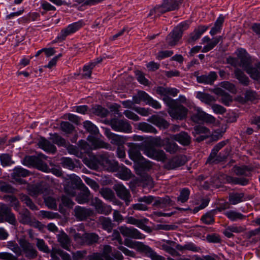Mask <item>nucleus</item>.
Returning <instances> with one entry per match:
<instances>
[{
  "mask_svg": "<svg viewBox=\"0 0 260 260\" xmlns=\"http://www.w3.org/2000/svg\"><path fill=\"white\" fill-rule=\"evenodd\" d=\"M128 146V154L131 159L138 162L145 169H149L151 168V165L150 161L144 159L140 153L141 150L148 157L157 160L164 161L166 159V154L163 150L156 149L149 144L129 143Z\"/></svg>",
  "mask_w": 260,
  "mask_h": 260,
  "instance_id": "1",
  "label": "nucleus"
},
{
  "mask_svg": "<svg viewBox=\"0 0 260 260\" xmlns=\"http://www.w3.org/2000/svg\"><path fill=\"white\" fill-rule=\"evenodd\" d=\"M89 167L96 170L99 166L109 172H116L119 170L118 164L114 160L110 159V155L108 153L101 154L97 156H94L89 161Z\"/></svg>",
  "mask_w": 260,
  "mask_h": 260,
  "instance_id": "2",
  "label": "nucleus"
},
{
  "mask_svg": "<svg viewBox=\"0 0 260 260\" xmlns=\"http://www.w3.org/2000/svg\"><path fill=\"white\" fill-rule=\"evenodd\" d=\"M89 167L96 170L99 166L109 172H116L119 170L118 164L114 160L110 159V155L108 153L101 154L97 156H94L89 161Z\"/></svg>",
  "mask_w": 260,
  "mask_h": 260,
  "instance_id": "3",
  "label": "nucleus"
},
{
  "mask_svg": "<svg viewBox=\"0 0 260 260\" xmlns=\"http://www.w3.org/2000/svg\"><path fill=\"white\" fill-rule=\"evenodd\" d=\"M124 244L127 247L136 248L138 251L143 252L145 255L150 258L151 260H165V258L158 255L149 246L138 241H132L129 239H125Z\"/></svg>",
  "mask_w": 260,
  "mask_h": 260,
  "instance_id": "4",
  "label": "nucleus"
},
{
  "mask_svg": "<svg viewBox=\"0 0 260 260\" xmlns=\"http://www.w3.org/2000/svg\"><path fill=\"white\" fill-rule=\"evenodd\" d=\"M164 102L169 107L168 113L172 118L182 120L186 117L187 109L183 106L178 104L176 100L165 98Z\"/></svg>",
  "mask_w": 260,
  "mask_h": 260,
  "instance_id": "5",
  "label": "nucleus"
},
{
  "mask_svg": "<svg viewBox=\"0 0 260 260\" xmlns=\"http://www.w3.org/2000/svg\"><path fill=\"white\" fill-rule=\"evenodd\" d=\"M181 3V0H164L161 5L151 10L148 15L152 16L155 14L156 16H159L166 12L174 11L178 8Z\"/></svg>",
  "mask_w": 260,
  "mask_h": 260,
  "instance_id": "6",
  "label": "nucleus"
},
{
  "mask_svg": "<svg viewBox=\"0 0 260 260\" xmlns=\"http://www.w3.org/2000/svg\"><path fill=\"white\" fill-rule=\"evenodd\" d=\"M47 156L43 154H38V156H26L23 160V165L28 167H35L39 170L45 172H48L49 168L47 165L44 163L42 159H46Z\"/></svg>",
  "mask_w": 260,
  "mask_h": 260,
  "instance_id": "7",
  "label": "nucleus"
},
{
  "mask_svg": "<svg viewBox=\"0 0 260 260\" xmlns=\"http://www.w3.org/2000/svg\"><path fill=\"white\" fill-rule=\"evenodd\" d=\"M189 24L185 21L178 25L167 37L166 40L170 46H173L176 45L179 40L182 37V32L187 29Z\"/></svg>",
  "mask_w": 260,
  "mask_h": 260,
  "instance_id": "8",
  "label": "nucleus"
},
{
  "mask_svg": "<svg viewBox=\"0 0 260 260\" xmlns=\"http://www.w3.org/2000/svg\"><path fill=\"white\" fill-rule=\"evenodd\" d=\"M99 239V236L95 233L77 234L74 236V240L82 245H91L98 242Z\"/></svg>",
  "mask_w": 260,
  "mask_h": 260,
  "instance_id": "9",
  "label": "nucleus"
},
{
  "mask_svg": "<svg viewBox=\"0 0 260 260\" xmlns=\"http://www.w3.org/2000/svg\"><path fill=\"white\" fill-rule=\"evenodd\" d=\"M18 242L26 257L29 259L37 257L38 251L32 244L22 239H20Z\"/></svg>",
  "mask_w": 260,
  "mask_h": 260,
  "instance_id": "10",
  "label": "nucleus"
},
{
  "mask_svg": "<svg viewBox=\"0 0 260 260\" xmlns=\"http://www.w3.org/2000/svg\"><path fill=\"white\" fill-rule=\"evenodd\" d=\"M90 205L94 207L95 211L99 214H109L112 211L111 207L104 204L100 199L95 197L90 201Z\"/></svg>",
  "mask_w": 260,
  "mask_h": 260,
  "instance_id": "11",
  "label": "nucleus"
},
{
  "mask_svg": "<svg viewBox=\"0 0 260 260\" xmlns=\"http://www.w3.org/2000/svg\"><path fill=\"white\" fill-rule=\"evenodd\" d=\"M110 125L112 129L115 131L124 133L132 132V126L126 120L113 119L111 120Z\"/></svg>",
  "mask_w": 260,
  "mask_h": 260,
  "instance_id": "12",
  "label": "nucleus"
},
{
  "mask_svg": "<svg viewBox=\"0 0 260 260\" xmlns=\"http://www.w3.org/2000/svg\"><path fill=\"white\" fill-rule=\"evenodd\" d=\"M83 26L81 21H78L69 25L66 28L62 29L57 36V39L59 41L65 40L66 37L76 32Z\"/></svg>",
  "mask_w": 260,
  "mask_h": 260,
  "instance_id": "13",
  "label": "nucleus"
},
{
  "mask_svg": "<svg viewBox=\"0 0 260 260\" xmlns=\"http://www.w3.org/2000/svg\"><path fill=\"white\" fill-rule=\"evenodd\" d=\"M119 230L121 234L125 237L136 239H142L145 237L137 229L133 227L128 228L125 226H121L119 228Z\"/></svg>",
  "mask_w": 260,
  "mask_h": 260,
  "instance_id": "14",
  "label": "nucleus"
},
{
  "mask_svg": "<svg viewBox=\"0 0 260 260\" xmlns=\"http://www.w3.org/2000/svg\"><path fill=\"white\" fill-rule=\"evenodd\" d=\"M226 142L225 141L220 142L216 144L212 149L210 155L207 160V162L210 164H216L223 160L225 158L224 156H220V153L218 156H217V154L219 150L224 146Z\"/></svg>",
  "mask_w": 260,
  "mask_h": 260,
  "instance_id": "15",
  "label": "nucleus"
},
{
  "mask_svg": "<svg viewBox=\"0 0 260 260\" xmlns=\"http://www.w3.org/2000/svg\"><path fill=\"white\" fill-rule=\"evenodd\" d=\"M237 56L240 59V67L246 71L252 64V60L250 56L245 50L240 49L238 50Z\"/></svg>",
  "mask_w": 260,
  "mask_h": 260,
  "instance_id": "16",
  "label": "nucleus"
},
{
  "mask_svg": "<svg viewBox=\"0 0 260 260\" xmlns=\"http://www.w3.org/2000/svg\"><path fill=\"white\" fill-rule=\"evenodd\" d=\"M93 214V211L90 208L78 206L74 209L75 216L79 221L85 220Z\"/></svg>",
  "mask_w": 260,
  "mask_h": 260,
  "instance_id": "17",
  "label": "nucleus"
},
{
  "mask_svg": "<svg viewBox=\"0 0 260 260\" xmlns=\"http://www.w3.org/2000/svg\"><path fill=\"white\" fill-rule=\"evenodd\" d=\"M19 220L20 222L24 224H28L34 227H39L41 223L38 221H32L29 211L26 209H23L19 213Z\"/></svg>",
  "mask_w": 260,
  "mask_h": 260,
  "instance_id": "18",
  "label": "nucleus"
},
{
  "mask_svg": "<svg viewBox=\"0 0 260 260\" xmlns=\"http://www.w3.org/2000/svg\"><path fill=\"white\" fill-rule=\"evenodd\" d=\"M194 76L197 78L198 83L210 85L213 83L217 77V75L215 72H210L208 75H202L201 76L199 75L198 72H195Z\"/></svg>",
  "mask_w": 260,
  "mask_h": 260,
  "instance_id": "19",
  "label": "nucleus"
},
{
  "mask_svg": "<svg viewBox=\"0 0 260 260\" xmlns=\"http://www.w3.org/2000/svg\"><path fill=\"white\" fill-rule=\"evenodd\" d=\"M222 40L221 36L213 38L211 40L209 37L206 36L202 39V44H207L202 49V52H207L214 48L217 44Z\"/></svg>",
  "mask_w": 260,
  "mask_h": 260,
  "instance_id": "20",
  "label": "nucleus"
},
{
  "mask_svg": "<svg viewBox=\"0 0 260 260\" xmlns=\"http://www.w3.org/2000/svg\"><path fill=\"white\" fill-rule=\"evenodd\" d=\"M105 134L110 141L111 143L119 147L122 145L126 140L124 137L115 134L108 128L105 129Z\"/></svg>",
  "mask_w": 260,
  "mask_h": 260,
  "instance_id": "21",
  "label": "nucleus"
},
{
  "mask_svg": "<svg viewBox=\"0 0 260 260\" xmlns=\"http://www.w3.org/2000/svg\"><path fill=\"white\" fill-rule=\"evenodd\" d=\"M114 189L118 197L125 201L126 205L130 202L131 194L129 191L122 184L114 185Z\"/></svg>",
  "mask_w": 260,
  "mask_h": 260,
  "instance_id": "22",
  "label": "nucleus"
},
{
  "mask_svg": "<svg viewBox=\"0 0 260 260\" xmlns=\"http://www.w3.org/2000/svg\"><path fill=\"white\" fill-rule=\"evenodd\" d=\"M91 144L93 149L100 148L110 149L111 146L109 144L105 142L104 141L93 136H89L87 138Z\"/></svg>",
  "mask_w": 260,
  "mask_h": 260,
  "instance_id": "23",
  "label": "nucleus"
},
{
  "mask_svg": "<svg viewBox=\"0 0 260 260\" xmlns=\"http://www.w3.org/2000/svg\"><path fill=\"white\" fill-rule=\"evenodd\" d=\"M171 138L183 146L189 145L191 142V137L185 132H181L179 134L172 135Z\"/></svg>",
  "mask_w": 260,
  "mask_h": 260,
  "instance_id": "24",
  "label": "nucleus"
},
{
  "mask_svg": "<svg viewBox=\"0 0 260 260\" xmlns=\"http://www.w3.org/2000/svg\"><path fill=\"white\" fill-rule=\"evenodd\" d=\"M156 92L157 94L164 96L162 100L164 101L165 98L171 99L169 96V95L173 96H176L179 92V90L175 88L158 87L156 89Z\"/></svg>",
  "mask_w": 260,
  "mask_h": 260,
  "instance_id": "25",
  "label": "nucleus"
},
{
  "mask_svg": "<svg viewBox=\"0 0 260 260\" xmlns=\"http://www.w3.org/2000/svg\"><path fill=\"white\" fill-rule=\"evenodd\" d=\"M80 192L76 197V201L79 204H84L89 201L90 197V191L88 188L82 184L80 187Z\"/></svg>",
  "mask_w": 260,
  "mask_h": 260,
  "instance_id": "26",
  "label": "nucleus"
},
{
  "mask_svg": "<svg viewBox=\"0 0 260 260\" xmlns=\"http://www.w3.org/2000/svg\"><path fill=\"white\" fill-rule=\"evenodd\" d=\"M186 160V157L185 156H177L168 162L166 165V167L168 169H174L183 165L185 163Z\"/></svg>",
  "mask_w": 260,
  "mask_h": 260,
  "instance_id": "27",
  "label": "nucleus"
},
{
  "mask_svg": "<svg viewBox=\"0 0 260 260\" xmlns=\"http://www.w3.org/2000/svg\"><path fill=\"white\" fill-rule=\"evenodd\" d=\"M148 121L160 128L166 129L169 126V123L166 120L157 115L151 116Z\"/></svg>",
  "mask_w": 260,
  "mask_h": 260,
  "instance_id": "28",
  "label": "nucleus"
},
{
  "mask_svg": "<svg viewBox=\"0 0 260 260\" xmlns=\"http://www.w3.org/2000/svg\"><path fill=\"white\" fill-rule=\"evenodd\" d=\"M1 213L3 217L5 216L6 221L11 224L15 225L16 220L14 214L10 212V208L5 205H2L1 206Z\"/></svg>",
  "mask_w": 260,
  "mask_h": 260,
  "instance_id": "29",
  "label": "nucleus"
},
{
  "mask_svg": "<svg viewBox=\"0 0 260 260\" xmlns=\"http://www.w3.org/2000/svg\"><path fill=\"white\" fill-rule=\"evenodd\" d=\"M38 146L40 148L47 152L54 153L56 151L55 146L44 138H41L38 142Z\"/></svg>",
  "mask_w": 260,
  "mask_h": 260,
  "instance_id": "30",
  "label": "nucleus"
},
{
  "mask_svg": "<svg viewBox=\"0 0 260 260\" xmlns=\"http://www.w3.org/2000/svg\"><path fill=\"white\" fill-rule=\"evenodd\" d=\"M245 71L251 78L258 80L260 78V62L256 63L254 67L251 65Z\"/></svg>",
  "mask_w": 260,
  "mask_h": 260,
  "instance_id": "31",
  "label": "nucleus"
},
{
  "mask_svg": "<svg viewBox=\"0 0 260 260\" xmlns=\"http://www.w3.org/2000/svg\"><path fill=\"white\" fill-rule=\"evenodd\" d=\"M208 29V26L201 25L196 28L194 31L190 34L188 40L189 42L195 41L198 40L202 35Z\"/></svg>",
  "mask_w": 260,
  "mask_h": 260,
  "instance_id": "32",
  "label": "nucleus"
},
{
  "mask_svg": "<svg viewBox=\"0 0 260 260\" xmlns=\"http://www.w3.org/2000/svg\"><path fill=\"white\" fill-rule=\"evenodd\" d=\"M57 240L60 246L64 249L70 250L71 241L68 236L64 233L57 235Z\"/></svg>",
  "mask_w": 260,
  "mask_h": 260,
  "instance_id": "33",
  "label": "nucleus"
},
{
  "mask_svg": "<svg viewBox=\"0 0 260 260\" xmlns=\"http://www.w3.org/2000/svg\"><path fill=\"white\" fill-rule=\"evenodd\" d=\"M235 77L239 81V82L244 86L248 85L249 80L248 77L244 72L238 68L234 70Z\"/></svg>",
  "mask_w": 260,
  "mask_h": 260,
  "instance_id": "34",
  "label": "nucleus"
},
{
  "mask_svg": "<svg viewBox=\"0 0 260 260\" xmlns=\"http://www.w3.org/2000/svg\"><path fill=\"white\" fill-rule=\"evenodd\" d=\"M224 215L232 221H235L238 220H243L246 218V216L234 210L226 211L224 213Z\"/></svg>",
  "mask_w": 260,
  "mask_h": 260,
  "instance_id": "35",
  "label": "nucleus"
},
{
  "mask_svg": "<svg viewBox=\"0 0 260 260\" xmlns=\"http://www.w3.org/2000/svg\"><path fill=\"white\" fill-rule=\"evenodd\" d=\"M196 97L202 102L210 105L215 101V98L209 94L199 91L197 93Z\"/></svg>",
  "mask_w": 260,
  "mask_h": 260,
  "instance_id": "36",
  "label": "nucleus"
},
{
  "mask_svg": "<svg viewBox=\"0 0 260 260\" xmlns=\"http://www.w3.org/2000/svg\"><path fill=\"white\" fill-rule=\"evenodd\" d=\"M99 223L102 225V228L110 233L111 232L113 226L111 219L104 216L100 217L99 219Z\"/></svg>",
  "mask_w": 260,
  "mask_h": 260,
  "instance_id": "37",
  "label": "nucleus"
},
{
  "mask_svg": "<svg viewBox=\"0 0 260 260\" xmlns=\"http://www.w3.org/2000/svg\"><path fill=\"white\" fill-rule=\"evenodd\" d=\"M216 93L221 96V102L225 105H229L233 101L232 97L221 89H217Z\"/></svg>",
  "mask_w": 260,
  "mask_h": 260,
  "instance_id": "38",
  "label": "nucleus"
},
{
  "mask_svg": "<svg viewBox=\"0 0 260 260\" xmlns=\"http://www.w3.org/2000/svg\"><path fill=\"white\" fill-rule=\"evenodd\" d=\"M205 113L200 108L195 107L194 108V113L191 115V119L193 122L199 123L200 121H203Z\"/></svg>",
  "mask_w": 260,
  "mask_h": 260,
  "instance_id": "39",
  "label": "nucleus"
},
{
  "mask_svg": "<svg viewBox=\"0 0 260 260\" xmlns=\"http://www.w3.org/2000/svg\"><path fill=\"white\" fill-rule=\"evenodd\" d=\"M171 201L169 197L156 199L153 204L154 206L160 208H165L168 206L171 205Z\"/></svg>",
  "mask_w": 260,
  "mask_h": 260,
  "instance_id": "40",
  "label": "nucleus"
},
{
  "mask_svg": "<svg viewBox=\"0 0 260 260\" xmlns=\"http://www.w3.org/2000/svg\"><path fill=\"white\" fill-rule=\"evenodd\" d=\"M138 129L145 133L156 134L157 131L156 129L151 124L146 122H140L138 124Z\"/></svg>",
  "mask_w": 260,
  "mask_h": 260,
  "instance_id": "41",
  "label": "nucleus"
},
{
  "mask_svg": "<svg viewBox=\"0 0 260 260\" xmlns=\"http://www.w3.org/2000/svg\"><path fill=\"white\" fill-rule=\"evenodd\" d=\"M243 193L233 192L229 194V201L232 205H236L243 201Z\"/></svg>",
  "mask_w": 260,
  "mask_h": 260,
  "instance_id": "42",
  "label": "nucleus"
},
{
  "mask_svg": "<svg viewBox=\"0 0 260 260\" xmlns=\"http://www.w3.org/2000/svg\"><path fill=\"white\" fill-rule=\"evenodd\" d=\"M224 21V17L223 16H219L217 20L216 21L214 26L212 28L210 31V34L214 36L216 34L219 32L221 30V26Z\"/></svg>",
  "mask_w": 260,
  "mask_h": 260,
  "instance_id": "43",
  "label": "nucleus"
},
{
  "mask_svg": "<svg viewBox=\"0 0 260 260\" xmlns=\"http://www.w3.org/2000/svg\"><path fill=\"white\" fill-rule=\"evenodd\" d=\"M166 144L164 146L165 147V149L168 152L173 154L176 153L178 150V145L174 142H170L169 139L166 138L165 139Z\"/></svg>",
  "mask_w": 260,
  "mask_h": 260,
  "instance_id": "44",
  "label": "nucleus"
},
{
  "mask_svg": "<svg viewBox=\"0 0 260 260\" xmlns=\"http://www.w3.org/2000/svg\"><path fill=\"white\" fill-rule=\"evenodd\" d=\"M215 214V211L212 210L208 212L202 216L201 218L202 221L206 224H211L214 222V216Z\"/></svg>",
  "mask_w": 260,
  "mask_h": 260,
  "instance_id": "45",
  "label": "nucleus"
},
{
  "mask_svg": "<svg viewBox=\"0 0 260 260\" xmlns=\"http://www.w3.org/2000/svg\"><path fill=\"white\" fill-rule=\"evenodd\" d=\"M251 170L247 166L235 167L233 171L237 175H244L249 176L250 175Z\"/></svg>",
  "mask_w": 260,
  "mask_h": 260,
  "instance_id": "46",
  "label": "nucleus"
},
{
  "mask_svg": "<svg viewBox=\"0 0 260 260\" xmlns=\"http://www.w3.org/2000/svg\"><path fill=\"white\" fill-rule=\"evenodd\" d=\"M101 196L106 200H112L115 197L114 192L109 188H102L100 190Z\"/></svg>",
  "mask_w": 260,
  "mask_h": 260,
  "instance_id": "47",
  "label": "nucleus"
},
{
  "mask_svg": "<svg viewBox=\"0 0 260 260\" xmlns=\"http://www.w3.org/2000/svg\"><path fill=\"white\" fill-rule=\"evenodd\" d=\"M20 199L21 201L24 202L26 205L28 207L32 210H37L38 208L32 202L31 200L26 195L21 194L20 195Z\"/></svg>",
  "mask_w": 260,
  "mask_h": 260,
  "instance_id": "48",
  "label": "nucleus"
},
{
  "mask_svg": "<svg viewBox=\"0 0 260 260\" xmlns=\"http://www.w3.org/2000/svg\"><path fill=\"white\" fill-rule=\"evenodd\" d=\"M28 175V171L22 168H16L14 169L12 174V177L16 180H17V177H26Z\"/></svg>",
  "mask_w": 260,
  "mask_h": 260,
  "instance_id": "49",
  "label": "nucleus"
},
{
  "mask_svg": "<svg viewBox=\"0 0 260 260\" xmlns=\"http://www.w3.org/2000/svg\"><path fill=\"white\" fill-rule=\"evenodd\" d=\"M226 180L229 182L233 183L235 184H240L242 185H245L248 184V180L245 178H234L231 176L226 177Z\"/></svg>",
  "mask_w": 260,
  "mask_h": 260,
  "instance_id": "50",
  "label": "nucleus"
},
{
  "mask_svg": "<svg viewBox=\"0 0 260 260\" xmlns=\"http://www.w3.org/2000/svg\"><path fill=\"white\" fill-rule=\"evenodd\" d=\"M145 144H149L151 146L162 147L165 145V141L160 137H156L151 138L149 141L144 143Z\"/></svg>",
  "mask_w": 260,
  "mask_h": 260,
  "instance_id": "51",
  "label": "nucleus"
},
{
  "mask_svg": "<svg viewBox=\"0 0 260 260\" xmlns=\"http://www.w3.org/2000/svg\"><path fill=\"white\" fill-rule=\"evenodd\" d=\"M83 126L87 131L92 134L95 135L99 133L98 127L89 121H85L84 122Z\"/></svg>",
  "mask_w": 260,
  "mask_h": 260,
  "instance_id": "52",
  "label": "nucleus"
},
{
  "mask_svg": "<svg viewBox=\"0 0 260 260\" xmlns=\"http://www.w3.org/2000/svg\"><path fill=\"white\" fill-rule=\"evenodd\" d=\"M95 66L96 63L95 62H90L88 64L84 66L83 69V77L90 78L91 75L92 70Z\"/></svg>",
  "mask_w": 260,
  "mask_h": 260,
  "instance_id": "53",
  "label": "nucleus"
},
{
  "mask_svg": "<svg viewBox=\"0 0 260 260\" xmlns=\"http://www.w3.org/2000/svg\"><path fill=\"white\" fill-rule=\"evenodd\" d=\"M28 191L29 194L33 197L43 193V188L40 185H34L29 187Z\"/></svg>",
  "mask_w": 260,
  "mask_h": 260,
  "instance_id": "54",
  "label": "nucleus"
},
{
  "mask_svg": "<svg viewBox=\"0 0 260 260\" xmlns=\"http://www.w3.org/2000/svg\"><path fill=\"white\" fill-rule=\"evenodd\" d=\"M7 247L18 256L21 254V249L16 243L9 241L8 242Z\"/></svg>",
  "mask_w": 260,
  "mask_h": 260,
  "instance_id": "55",
  "label": "nucleus"
},
{
  "mask_svg": "<svg viewBox=\"0 0 260 260\" xmlns=\"http://www.w3.org/2000/svg\"><path fill=\"white\" fill-rule=\"evenodd\" d=\"M61 165L64 168L70 170H73L75 167V165L72 159L69 157H63L61 159Z\"/></svg>",
  "mask_w": 260,
  "mask_h": 260,
  "instance_id": "56",
  "label": "nucleus"
},
{
  "mask_svg": "<svg viewBox=\"0 0 260 260\" xmlns=\"http://www.w3.org/2000/svg\"><path fill=\"white\" fill-rule=\"evenodd\" d=\"M190 191L188 189L184 188L180 191V194L178 197V201L183 203L186 202L188 199Z\"/></svg>",
  "mask_w": 260,
  "mask_h": 260,
  "instance_id": "57",
  "label": "nucleus"
},
{
  "mask_svg": "<svg viewBox=\"0 0 260 260\" xmlns=\"http://www.w3.org/2000/svg\"><path fill=\"white\" fill-rule=\"evenodd\" d=\"M93 112L96 115L100 116L101 117L106 116L109 113L107 109L99 105L95 106L93 108Z\"/></svg>",
  "mask_w": 260,
  "mask_h": 260,
  "instance_id": "58",
  "label": "nucleus"
},
{
  "mask_svg": "<svg viewBox=\"0 0 260 260\" xmlns=\"http://www.w3.org/2000/svg\"><path fill=\"white\" fill-rule=\"evenodd\" d=\"M51 139L54 144L59 146H63L66 145L65 140L57 134L53 135Z\"/></svg>",
  "mask_w": 260,
  "mask_h": 260,
  "instance_id": "59",
  "label": "nucleus"
},
{
  "mask_svg": "<svg viewBox=\"0 0 260 260\" xmlns=\"http://www.w3.org/2000/svg\"><path fill=\"white\" fill-rule=\"evenodd\" d=\"M36 240V245L39 250L47 253L50 252L48 246L45 244V242L43 239L37 238Z\"/></svg>",
  "mask_w": 260,
  "mask_h": 260,
  "instance_id": "60",
  "label": "nucleus"
},
{
  "mask_svg": "<svg viewBox=\"0 0 260 260\" xmlns=\"http://www.w3.org/2000/svg\"><path fill=\"white\" fill-rule=\"evenodd\" d=\"M118 175L123 180H127L131 177V171L126 167H122L119 171Z\"/></svg>",
  "mask_w": 260,
  "mask_h": 260,
  "instance_id": "61",
  "label": "nucleus"
},
{
  "mask_svg": "<svg viewBox=\"0 0 260 260\" xmlns=\"http://www.w3.org/2000/svg\"><path fill=\"white\" fill-rule=\"evenodd\" d=\"M60 127L62 131L66 133H71L74 129V126L67 121H63L60 123Z\"/></svg>",
  "mask_w": 260,
  "mask_h": 260,
  "instance_id": "62",
  "label": "nucleus"
},
{
  "mask_svg": "<svg viewBox=\"0 0 260 260\" xmlns=\"http://www.w3.org/2000/svg\"><path fill=\"white\" fill-rule=\"evenodd\" d=\"M112 250L111 246L109 245H105L103 248V252L102 253L104 256L106 260H114V258L110 256Z\"/></svg>",
  "mask_w": 260,
  "mask_h": 260,
  "instance_id": "63",
  "label": "nucleus"
},
{
  "mask_svg": "<svg viewBox=\"0 0 260 260\" xmlns=\"http://www.w3.org/2000/svg\"><path fill=\"white\" fill-rule=\"evenodd\" d=\"M44 201L46 206L49 208L52 209H56L57 204L56 200L54 198L51 197H48L44 198Z\"/></svg>",
  "mask_w": 260,
  "mask_h": 260,
  "instance_id": "64",
  "label": "nucleus"
}]
</instances>
